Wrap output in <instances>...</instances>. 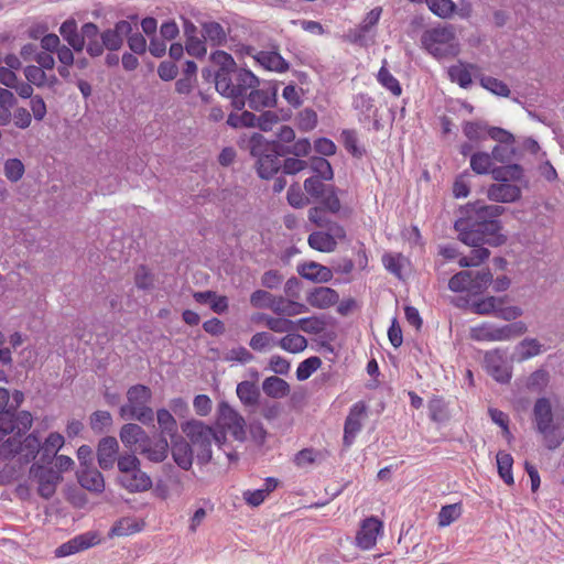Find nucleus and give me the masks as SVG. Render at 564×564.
Returning <instances> with one entry per match:
<instances>
[{"label":"nucleus","instance_id":"obj_58","mask_svg":"<svg viewBox=\"0 0 564 564\" xmlns=\"http://www.w3.org/2000/svg\"><path fill=\"white\" fill-rule=\"evenodd\" d=\"M23 73H24L25 79L30 84L36 86L37 88L45 87L46 73L41 67H37L35 65H28L26 67H24Z\"/></svg>","mask_w":564,"mask_h":564},{"label":"nucleus","instance_id":"obj_42","mask_svg":"<svg viewBox=\"0 0 564 564\" xmlns=\"http://www.w3.org/2000/svg\"><path fill=\"white\" fill-rule=\"evenodd\" d=\"M276 345L288 352L299 354L307 347V340L300 334L289 333L276 341Z\"/></svg>","mask_w":564,"mask_h":564},{"label":"nucleus","instance_id":"obj_57","mask_svg":"<svg viewBox=\"0 0 564 564\" xmlns=\"http://www.w3.org/2000/svg\"><path fill=\"white\" fill-rule=\"evenodd\" d=\"M275 344L274 337L268 332H258L249 340L250 348L256 351H263Z\"/></svg>","mask_w":564,"mask_h":564},{"label":"nucleus","instance_id":"obj_60","mask_svg":"<svg viewBox=\"0 0 564 564\" xmlns=\"http://www.w3.org/2000/svg\"><path fill=\"white\" fill-rule=\"evenodd\" d=\"M490 154L494 161L507 163L513 159L516 149L513 144H497L494 147Z\"/></svg>","mask_w":564,"mask_h":564},{"label":"nucleus","instance_id":"obj_64","mask_svg":"<svg viewBox=\"0 0 564 564\" xmlns=\"http://www.w3.org/2000/svg\"><path fill=\"white\" fill-rule=\"evenodd\" d=\"M312 145L308 139H300L293 145H283L284 154H293L297 158L306 156L311 152Z\"/></svg>","mask_w":564,"mask_h":564},{"label":"nucleus","instance_id":"obj_19","mask_svg":"<svg viewBox=\"0 0 564 564\" xmlns=\"http://www.w3.org/2000/svg\"><path fill=\"white\" fill-rule=\"evenodd\" d=\"M119 436L127 448L132 449L138 445L140 451L145 443H149L150 437L149 434L135 423L123 424L120 429Z\"/></svg>","mask_w":564,"mask_h":564},{"label":"nucleus","instance_id":"obj_34","mask_svg":"<svg viewBox=\"0 0 564 564\" xmlns=\"http://www.w3.org/2000/svg\"><path fill=\"white\" fill-rule=\"evenodd\" d=\"M212 61L219 67L218 70L215 72V82L220 80V77L228 76L237 68L232 56L224 51H216L213 53Z\"/></svg>","mask_w":564,"mask_h":564},{"label":"nucleus","instance_id":"obj_36","mask_svg":"<svg viewBox=\"0 0 564 564\" xmlns=\"http://www.w3.org/2000/svg\"><path fill=\"white\" fill-rule=\"evenodd\" d=\"M495 161L490 153L478 151L470 155V167L476 174H491L497 167L494 165Z\"/></svg>","mask_w":564,"mask_h":564},{"label":"nucleus","instance_id":"obj_49","mask_svg":"<svg viewBox=\"0 0 564 564\" xmlns=\"http://www.w3.org/2000/svg\"><path fill=\"white\" fill-rule=\"evenodd\" d=\"M429 9L437 17L446 19L455 11V3L452 0H427Z\"/></svg>","mask_w":564,"mask_h":564},{"label":"nucleus","instance_id":"obj_10","mask_svg":"<svg viewBox=\"0 0 564 564\" xmlns=\"http://www.w3.org/2000/svg\"><path fill=\"white\" fill-rule=\"evenodd\" d=\"M527 330L525 323L521 321L502 326L485 323L471 328V338L478 341H507L523 335Z\"/></svg>","mask_w":564,"mask_h":564},{"label":"nucleus","instance_id":"obj_24","mask_svg":"<svg viewBox=\"0 0 564 564\" xmlns=\"http://www.w3.org/2000/svg\"><path fill=\"white\" fill-rule=\"evenodd\" d=\"M339 300V294L327 286H317L313 289L306 296L307 303L317 308H327L336 304Z\"/></svg>","mask_w":564,"mask_h":564},{"label":"nucleus","instance_id":"obj_9","mask_svg":"<svg viewBox=\"0 0 564 564\" xmlns=\"http://www.w3.org/2000/svg\"><path fill=\"white\" fill-rule=\"evenodd\" d=\"M492 281L489 270L460 271L454 274L448 281V289L456 293H467L477 296L482 294Z\"/></svg>","mask_w":564,"mask_h":564},{"label":"nucleus","instance_id":"obj_59","mask_svg":"<svg viewBox=\"0 0 564 564\" xmlns=\"http://www.w3.org/2000/svg\"><path fill=\"white\" fill-rule=\"evenodd\" d=\"M317 124V113L310 108H305L299 112L297 126L302 131H311Z\"/></svg>","mask_w":564,"mask_h":564},{"label":"nucleus","instance_id":"obj_21","mask_svg":"<svg viewBox=\"0 0 564 564\" xmlns=\"http://www.w3.org/2000/svg\"><path fill=\"white\" fill-rule=\"evenodd\" d=\"M171 443L174 462L180 468L188 470L193 465V448L191 444L180 435L171 440Z\"/></svg>","mask_w":564,"mask_h":564},{"label":"nucleus","instance_id":"obj_55","mask_svg":"<svg viewBox=\"0 0 564 564\" xmlns=\"http://www.w3.org/2000/svg\"><path fill=\"white\" fill-rule=\"evenodd\" d=\"M288 203L294 208H303L311 203L306 193H303L297 184H293L288 189Z\"/></svg>","mask_w":564,"mask_h":564},{"label":"nucleus","instance_id":"obj_51","mask_svg":"<svg viewBox=\"0 0 564 564\" xmlns=\"http://www.w3.org/2000/svg\"><path fill=\"white\" fill-rule=\"evenodd\" d=\"M503 299L489 296L487 299L480 300L474 303V312L480 315H488L495 313L497 315V310L499 305H502Z\"/></svg>","mask_w":564,"mask_h":564},{"label":"nucleus","instance_id":"obj_7","mask_svg":"<svg viewBox=\"0 0 564 564\" xmlns=\"http://www.w3.org/2000/svg\"><path fill=\"white\" fill-rule=\"evenodd\" d=\"M183 433L189 438L197 451V459L200 464H207L212 459L213 442L220 443V437L215 430L202 421L191 420L182 424Z\"/></svg>","mask_w":564,"mask_h":564},{"label":"nucleus","instance_id":"obj_33","mask_svg":"<svg viewBox=\"0 0 564 564\" xmlns=\"http://www.w3.org/2000/svg\"><path fill=\"white\" fill-rule=\"evenodd\" d=\"M202 33L204 40L210 42L214 46H220L227 41V34L223 25L215 21L204 22Z\"/></svg>","mask_w":564,"mask_h":564},{"label":"nucleus","instance_id":"obj_40","mask_svg":"<svg viewBox=\"0 0 564 564\" xmlns=\"http://www.w3.org/2000/svg\"><path fill=\"white\" fill-rule=\"evenodd\" d=\"M328 317L326 315L303 317L296 321V328L307 334H319L326 329Z\"/></svg>","mask_w":564,"mask_h":564},{"label":"nucleus","instance_id":"obj_17","mask_svg":"<svg viewBox=\"0 0 564 564\" xmlns=\"http://www.w3.org/2000/svg\"><path fill=\"white\" fill-rule=\"evenodd\" d=\"M119 485L129 492H143L152 488L151 477L140 466L118 477Z\"/></svg>","mask_w":564,"mask_h":564},{"label":"nucleus","instance_id":"obj_8","mask_svg":"<svg viewBox=\"0 0 564 564\" xmlns=\"http://www.w3.org/2000/svg\"><path fill=\"white\" fill-rule=\"evenodd\" d=\"M329 180L307 177L304 181L303 187L311 202L324 205L332 214H337L341 208L338 197L340 191L335 185L326 183Z\"/></svg>","mask_w":564,"mask_h":564},{"label":"nucleus","instance_id":"obj_15","mask_svg":"<svg viewBox=\"0 0 564 564\" xmlns=\"http://www.w3.org/2000/svg\"><path fill=\"white\" fill-rule=\"evenodd\" d=\"M31 475L37 479L39 495L44 499H50L56 491V485L61 480V476L52 468H44L41 465H32Z\"/></svg>","mask_w":564,"mask_h":564},{"label":"nucleus","instance_id":"obj_38","mask_svg":"<svg viewBox=\"0 0 564 564\" xmlns=\"http://www.w3.org/2000/svg\"><path fill=\"white\" fill-rule=\"evenodd\" d=\"M257 62L262 65L265 69L284 72L289 68V64L285 59L276 52H264L261 51L256 57Z\"/></svg>","mask_w":564,"mask_h":564},{"label":"nucleus","instance_id":"obj_52","mask_svg":"<svg viewBox=\"0 0 564 564\" xmlns=\"http://www.w3.org/2000/svg\"><path fill=\"white\" fill-rule=\"evenodd\" d=\"M378 82L393 96H400L402 93L399 80L384 67H381L378 73Z\"/></svg>","mask_w":564,"mask_h":564},{"label":"nucleus","instance_id":"obj_50","mask_svg":"<svg viewBox=\"0 0 564 564\" xmlns=\"http://www.w3.org/2000/svg\"><path fill=\"white\" fill-rule=\"evenodd\" d=\"M322 366L319 357L313 356L303 360L296 369V378L300 381L308 379L314 371Z\"/></svg>","mask_w":564,"mask_h":564},{"label":"nucleus","instance_id":"obj_20","mask_svg":"<svg viewBox=\"0 0 564 564\" xmlns=\"http://www.w3.org/2000/svg\"><path fill=\"white\" fill-rule=\"evenodd\" d=\"M477 65L459 61L448 67L447 74L451 82L457 84L462 88H468L473 84V77H477Z\"/></svg>","mask_w":564,"mask_h":564},{"label":"nucleus","instance_id":"obj_62","mask_svg":"<svg viewBox=\"0 0 564 564\" xmlns=\"http://www.w3.org/2000/svg\"><path fill=\"white\" fill-rule=\"evenodd\" d=\"M137 531H139V527L137 523H134L130 519H122L111 528L109 535L126 536Z\"/></svg>","mask_w":564,"mask_h":564},{"label":"nucleus","instance_id":"obj_46","mask_svg":"<svg viewBox=\"0 0 564 564\" xmlns=\"http://www.w3.org/2000/svg\"><path fill=\"white\" fill-rule=\"evenodd\" d=\"M406 262V258L400 253H386L382 257L384 268L399 279L402 278V270Z\"/></svg>","mask_w":564,"mask_h":564},{"label":"nucleus","instance_id":"obj_48","mask_svg":"<svg viewBox=\"0 0 564 564\" xmlns=\"http://www.w3.org/2000/svg\"><path fill=\"white\" fill-rule=\"evenodd\" d=\"M328 213L332 214L324 205L311 207L307 213L308 220L317 227H329L330 219Z\"/></svg>","mask_w":564,"mask_h":564},{"label":"nucleus","instance_id":"obj_1","mask_svg":"<svg viewBox=\"0 0 564 564\" xmlns=\"http://www.w3.org/2000/svg\"><path fill=\"white\" fill-rule=\"evenodd\" d=\"M503 212L505 208L500 205H487L479 200L466 206L464 216L455 221L454 227L458 232V239L475 249L469 256H464L458 260L459 267L480 265L490 254L482 245L500 246L505 242L498 221V217Z\"/></svg>","mask_w":564,"mask_h":564},{"label":"nucleus","instance_id":"obj_25","mask_svg":"<svg viewBox=\"0 0 564 564\" xmlns=\"http://www.w3.org/2000/svg\"><path fill=\"white\" fill-rule=\"evenodd\" d=\"M492 178L497 182L512 183L520 186L527 185L524 171L519 164L498 166L492 171Z\"/></svg>","mask_w":564,"mask_h":564},{"label":"nucleus","instance_id":"obj_13","mask_svg":"<svg viewBox=\"0 0 564 564\" xmlns=\"http://www.w3.org/2000/svg\"><path fill=\"white\" fill-rule=\"evenodd\" d=\"M487 373L497 382L507 383L511 379V367L506 360L505 352L500 349L487 351L484 358Z\"/></svg>","mask_w":564,"mask_h":564},{"label":"nucleus","instance_id":"obj_14","mask_svg":"<svg viewBox=\"0 0 564 564\" xmlns=\"http://www.w3.org/2000/svg\"><path fill=\"white\" fill-rule=\"evenodd\" d=\"M383 523L376 517H368L360 523V528L355 535V543L362 550L372 549L382 534Z\"/></svg>","mask_w":564,"mask_h":564},{"label":"nucleus","instance_id":"obj_32","mask_svg":"<svg viewBox=\"0 0 564 564\" xmlns=\"http://www.w3.org/2000/svg\"><path fill=\"white\" fill-rule=\"evenodd\" d=\"M263 392L273 399H282L290 393V384L276 376L268 377L262 382Z\"/></svg>","mask_w":564,"mask_h":564},{"label":"nucleus","instance_id":"obj_27","mask_svg":"<svg viewBox=\"0 0 564 564\" xmlns=\"http://www.w3.org/2000/svg\"><path fill=\"white\" fill-rule=\"evenodd\" d=\"M381 12V8L377 7L367 13L366 18L360 23L358 34L355 33V42H360L364 45L372 42L375 34L373 28L378 23Z\"/></svg>","mask_w":564,"mask_h":564},{"label":"nucleus","instance_id":"obj_39","mask_svg":"<svg viewBox=\"0 0 564 564\" xmlns=\"http://www.w3.org/2000/svg\"><path fill=\"white\" fill-rule=\"evenodd\" d=\"M156 420L161 431V435L169 436L171 440L177 435V422L171 412L166 409H159L156 411Z\"/></svg>","mask_w":564,"mask_h":564},{"label":"nucleus","instance_id":"obj_35","mask_svg":"<svg viewBox=\"0 0 564 564\" xmlns=\"http://www.w3.org/2000/svg\"><path fill=\"white\" fill-rule=\"evenodd\" d=\"M268 329L274 333H292L296 329V322L285 317H273L267 314H260L258 317Z\"/></svg>","mask_w":564,"mask_h":564},{"label":"nucleus","instance_id":"obj_61","mask_svg":"<svg viewBox=\"0 0 564 564\" xmlns=\"http://www.w3.org/2000/svg\"><path fill=\"white\" fill-rule=\"evenodd\" d=\"M117 466L120 471V475L126 473H131L133 469L141 465L140 459L134 454L126 453L123 455L118 456Z\"/></svg>","mask_w":564,"mask_h":564},{"label":"nucleus","instance_id":"obj_26","mask_svg":"<svg viewBox=\"0 0 564 564\" xmlns=\"http://www.w3.org/2000/svg\"><path fill=\"white\" fill-rule=\"evenodd\" d=\"M297 272L302 278L316 283L328 282L333 278L329 268L314 261L299 265Z\"/></svg>","mask_w":564,"mask_h":564},{"label":"nucleus","instance_id":"obj_18","mask_svg":"<svg viewBox=\"0 0 564 564\" xmlns=\"http://www.w3.org/2000/svg\"><path fill=\"white\" fill-rule=\"evenodd\" d=\"M487 197L497 203H513L521 197V186L512 183L497 182L488 187Z\"/></svg>","mask_w":564,"mask_h":564},{"label":"nucleus","instance_id":"obj_29","mask_svg":"<svg viewBox=\"0 0 564 564\" xmlns=\"http://www.w3.org/2000/svg\"><path fill=\"white\" fill-rule=\"evenodd\" d=\"M170 444L165 436L160 435V437L152 442L149 437V443H145L141 448L140 453L144 455L150 462L161 463L169 455Z\"/></svg>","mask_w":564,"mask_h":564},{"label":"nucleus","instance_id":"obj_56","mask_svg":"<svg viewBox=\"0 0 564 564\" xmlns=\"http://www.w3.org/2000/svg\"><path fill=\"white\" fill-rule=\"evenodd\" d=\"M539 433L543 436V442L549 449H555L564 441V432L555 425Z\"/></svg>","mask_w":564,"mask_h":564},{"label":"nucleus","instance_id":"obj_22","mask_svg":"<svg viewBox=\"0 0 564 564\" xmlns=\"http://www.w3.org/2000/svg\"><path fill=\"white\" fill-rule=\"evenodd\" d=\"M78 482L83 488L91 492L101 494L105 490L102 474L94 466H86L77 471Z\"/></svg>","mask_w":564,"mask_h":564},{"label":"nucleus","instance_id":"obj_44","mask_svg":"<svg viewBox=\"0 0 564 564\" xmlns=\"http://www.w3.org/2000/svg\"><path fill=\"white\" fill-rule=\"evenodd\" d=\"M496 458L499 476L503 479V481L507 485H512L514 481L512 475V456L507 452L500 451L498 452Z\"/></svg>","mask_w":564,"mask_h":564},{"label":"nucleus","instance_id":"obj_23","mask_svg":"<svg viewBox=\"0 0 564 564\" xmlns=\"http://www.w3.org/2000/svg\"><path fill=\"white\" fill-rule=\"evenodd\" d=\"M97 536L95 534H82L59 545L55 550V555L57 557L68 556L79 551L86 550L90 546H94L95 544H97Z\"/></svg>","mask_w":564,"mask_h":564},{"label":"nucleus","instance_id":"obj_28","mask_svg":"<svg viewBox=\"0 0 564 564\" xmlns=\"http://www.w3.org/2000/svg\"><path fill=\"white\" fill-rule=\"evenodd\" d=\"M533 417L538 432L554 426L552 406L546 398L536 400L533 408Z\"/></svg>","mask_w":564,"mask_h":564},{"label":"nucleus","instance_id":"obj_2","mask_svg":"<svg viewBox=\"0 0 564 564\" xmlns=\"http://www.w3.org/2000/svg\"><path fill=\"white\" fill-rule=\"evenodd\" d=\"M58 31L76 53H80L85 48L90 57L96 58L101 56L105 50L119 51L122 47V35L131 31V23L120 20L115 23L113 28L100 32L94 22H86L78 29L76 20L70 18L61 24Z\"/></svg>","mask_w":564,"mask_h":564},{"label":"nucleus","instance_id":"obj_16","mask_svg":"<svg viewBox=\"0 0 564 564\" xmlns=\"http://www.w3.org/2000/svg\"><path fill=\"white\" fill-rule=\"evenodd\" d=\"M119 443L113 436H105L99 440L97 446L98 465L104 470L113 468L118 458Z\"/></svg>","mask_w":564,"mask_h":564},{"label":"nucleus","instance_id":"obj_47","mask_svg":"<svg viewBox=\"0 0 564 564\" xmlns=\"http://www.w3.org/2000/svg\"><path fill=\"white\" fill-rule=\"evenodd\" d=\"M462 516V505L453 503L443 506L438 512V527L445 528L451 525Z\"/></svg>","mask_w":564,"mask_h":564},{"label":"nucleus","instance_id":"obj_45","mask_svg":"<svg viewBox=\"0 0 564 564\" xmlns=\"http://www.w3.org/2000/svg\"><path fill=\"white\" fill-rule=\"evenodd\" d=\"M478 78L480 86L486 90L490 91L491 94L497 95L499 97H508L510 95V89L508 85L502 80L485 75H480Z\"/></svg>","mask_w":564,"mask_h":564},{"label":"nucleus","instance_id":"obj_3","mask_svg":"<svg viewBox=\"0 0 564 564\" xmlns=\"http://www.w3.org/2000/svg\"><path fill=\"white\" fill-rule=\"evenodd\" d=\"M250 154L257 159L256 169L259 177L272 178L282 166L281 156H284L283 144L279 141H268L262 134L254 132L248 140Z\"/></svg>","mask_w":564,"mask_h":564},{"label":"nucleus","instance_id":"obj_4","mask_svg":"<svg viewBox=\"0 0 564 564\" xmlns=\"http://www.w3.org/2000/svg\"><path fill=\"white\" fill-rule=\"evenodd\" d=\"M260 84V79L252 72L237 67L228 76L216 80V90L229 98L236 110H242L246 106L247 95Z\"/></svg>","mask_w":564,"mask_h":564},{"label":"nucleus","instance_id":"obj_63","mask_svg":"<svg viewBox=\"0 0 564 564\" xmlns=\"http://www.w3.org/2000/svg\"><path fill=\"white\" fill-rule=\"evenodd\" d=\"M112 424V416L108 411H96L90 416V427L94 431H102Z\"/></svg>","mask_w":564,"mask_h":564},{"label":"nucleus","instance_id":"obj_43","mask_svg":"<svg viewBox=\"0 0 564 564\" xmlns=\"http://www.w3.org/2000/svg\"><path fill=\"white\" fill-rule=\"evenodd\" d=\"M308 167L314 173L311 177L333 180L334 172L330 163L323 156H313L310 159Z\"/></svg>","mask_w":564,"mask_h":564},{"label":"nucleus","instance_id":"obj_6","mask_svg":"<svg viewBox=\"0 0 564 564\" xmlns=\"http://www.w3.org/2000/svg\"><path fill=\"white\" fill-rule=\"evenodd\" d=\"M152 391L148 386L134 384L127 391V404L122 405L119 414L123 420H135L144 425H153L154 411L149 403Z\"/></svg>","mask_w":564,"mask_h":564},{"label":"nucleus","instance_id":"obj_11","mask_svg":"<svg viewBox=\"0 0 564 564\" xmlns=\"http://www.w3.org/2000/svg\"><path fill=\"white\" fill-rule=\"evenodd\" d=\"M216 423L219 429L229 432L236 441L246 440V421L227 401L218 403Z\"/></svg>","mask_w":564,"mask_h":564},{"label":"nucleus","instance_id":"obj_37","mask_svg":"<svg viewBox=\"0 0 564 564\" xmlns=\"http://www.w3.org/2000/svg\"><path fill=\"white\" fill-rule=\"evenodd\" d=\"M308 246L321 252H332L336 248V240L329 232L314 231L308 236Z\"/></svg>","mask_w":564,"mask_h":564},{"label":"nucleus","instance_id":"obj_5","mask_svg":"<svg viewBox=\"0 0 564 564\" xmlns=\"http://www.w3.org/2000/svg\"><path fill=\"white\" fill-rule=\"evenodd\" d=\"M422 47L434 58H453L460 53V44L452 25H438L421 35Z\"/></svg>","mask_w":564,"mask_h":564},{"label":"nucleus","instance_id":"obj_54","mask_svg":"<svg viewBox=\"0 0 564 564\" xmlns=\"http://www.w3.org/2000/svg\"><path fill=\"white\" fill-rule=\"evenodd\" d=\"M25 172L24 164L19 159H8L4 162V175L13 183L20 181Z\"/></svg>","mask_w":564,"mask_h":564},{"label":"nucleus","instance_id":"obj_53","mask_svg":"<svg viewBox=\"0 0 564 564\" xmlns=\"http://www.w3.org/2000/svg\"><path fill=\"white\" fill-rule=\"evenodd\" d=\"M124 37H127L128 46L132 51V53L143 55L147 52L145 37L138 31L133 32L132 25L131 31L128 34L122 35V40Z\"/></svg>","mask_w":564,"mask_h":564},{"label":"nucleus","instance_id":"obj_30","mask_svg":"<svg viewBox=\"0 0 564 564\" xmlns=\"http://www.w3.org/2000/svg\"><path fill=\"white\" fill-rule=\"evenodd\" d=\"M543 351V346L535 338H524L514 348L513 359L518 362L525 361Z\"/></svg>","mask_w":564,"mask_h":564},{"label":"nucleus","instance_id":"obj_31","mask_svg":"<svg viewBox=\"0 0 564 564\" xmlns=\"http://www.w3.org/2000/svg\"><path fill=\"white\" fill-rule=\"evenodd\" d=\"M236 393L245 406H256L261 397L259 387L252 381H241L237 384Z\"/></svg>","mask_w":564,"mask_h":564},{"label":"nucleus","instance_id":"obj_41","mask_svg":"<svg viewBox=\"0 0 564 564\" xmlns=\"http://www.w3.org/2000/svg\"><path fill=\"white\" fill-rule=\"evenodd\" d=\"M63 445L64 437L59 433H51L41 447V462L50 464Z\"/></svg>","mask_w":564,"mask_h":564},{"label":"nucleus","instance_id":"obj_12","mask_svg":"<svg viewBox=\"0 0 564 564\" xmlns=\"http://www.w3.org/2000/svg\"><path fill=\"white\" fill-rule=\"evenodd\" d=\"M278 100V85L264 82L262 86L252 88L246 97V104L254 111L275 107Z\"/></svg>","mask_w":564,"mask_h":564}]
</instances>
